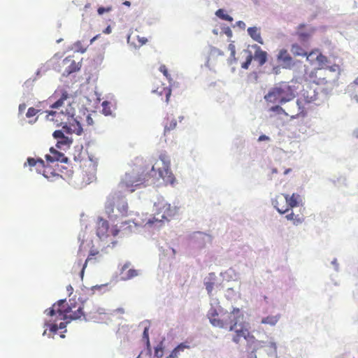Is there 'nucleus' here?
Wrapping results in <instances>:
<instances>
[{"label": "nucleus", "mask_w": 358, "mask_h": 358, "mask_svg": "<svg viewBox=\"0 0 358 358\" xmlns=\"http://www.w3.org/2000/svg\"><path fill=\"white\" fill-rule=\"evenodd\" d=\"M243 52H246L248 54V55L245 58V60L241 63V68L247 70V69H248V68H249L250 65L251 64V62L253 59V54L248 49L244 50Z\"/></svg>", "instance_id": "32"}, {"label": "nucleus", "mask_w": 358, "mask_h": 358, "mask_svg": "<svg viewBox=\"0 0 358 358\" xmlns=\"http://www.w3.org/2000/svg\"><path fill=\"white\" fill-rule=\"evenodd\" d=\"M228 50L230 51L231 56L233 57L234 61L236 62L237 59H236V58L235 57V55H236V47H235V45L232 43L229 44Z\"/></svg>", "instance_id": "61"}, {"label": "nucleus", "mask_w": 358, "mask_h": 358, "mask_svg": "<svg viewBox=\"0 0 358 358\" xmlns=\"http://www.w3.org/2000/svg\"><path fill=\"white\" fill-rule=\"evenodd\" d=\"M74 46L76 48V52H77L83 54L87 51V48L83 47L81 41H77L74 43Z\"/></svg>", "instance_id": "49"}, {"label": "nucleus", "mask_w": 358, "mask_h": 358, "mask_svg": "<svg viewBox=\"0 0 358 358\" xmlns=\"http://www.w3.org/2000/svg\"><path fill=\"white\" fill-rule=\"evenodd\" d=\"M111 103L109 101L105 100L101 103V113L105 116H112L115 117V115L113 114V110L110 108Z\"/></svg>", "instance_id": "30"}, {"label": "nucleus", "mask_w": 358, "mask_h": 358, "mask_svg": "<svg viewBox=\"0 0 358 358\" xmlns=\"http://www.w3.org/2000/svg\"><path fill=\"white\" fill-rule=\"evenodd\" d=\"M49 150L50 154H52L57 160L59 159V155L64 154L63 152L55 149L54 147H50Z\"/></svg>", "instance_id": "59"}, {"label": "nucleus", "mask_w": 358, "mask_h": 358, "mask_svg": "<svg viewBox=\"0 0 358 358\" xmlns=\"http://www.w3.org/2000/svg\"><path fill=\"white\" fill-rule=\"evenodd\" d=\"M177 126V121L175 119L171 120L169 122V125H166L164 127V133L166 134L167 131H170L171 130L174 129Z\"/></svg>", "instance_id": "52"}, {"label": "nucleus", "mask_w": 358, "mask_h": 358, "mask_svg": "<svg viewBox=\"0 0 358 358\" xmlns=\"http://www.w3.org/2000/svg\"><path fill=\"white\" fill-rule=\"evenodd\" d=\"M222 33L225 34L229 38H231L233 36L232 31L231 28L228 26H224L222 27Z\"/></svg>", "instance_id": "55"}, {"label": "nucleus", "mask_w": 358, "mask_h": 358, "mask_svg": "<svg viewBox=\"0 0 358 358\" xmlns=\"http://www.w3.org/2000/svg\"><path fill=\"white\" fill-rule=\"evenodd\" d=\"M45 113H47L46 115V120L50 121L51 118H56L57 114L59 112L55 110H46Z\"/></svg>", "instance_id": "58"}, {"label": "nucleus", "mask_w": 358, "mask_h": 358, "mask_svg": "<svg viewBox=\"0 0 358 358\" xmlns=\"http://www.w3.org/2000/svg\"><path fill=\"white\" fill-rule=\"evenodd\" d=\"M71 124L72 125L74 134H77L78 136L82 135L83 133V128L80 121L78 120V117L71 119Z\"/></svg>", "instance_id": "28"}, {"label": "nucleus", "mask_w": 358, "mask_h": 358, "mask_svg": "<svg viewBox=\"0 0 358 358\" xmlns=\"http://www.w3.org/2000/svg\"><path fill=\"white\" fill-rule=\"evenodd\" d=\"M189 238L192 246L199 250L205 248L206 244L210 243L213 240L210 235L200 231L193 232Z\"/></svg>", "instance_id": "8"}, {"label": "nucleus", "mask_w": 358, "mask_h": 358, "mask_svg": "<svg viewBox=\"0 0 358 358\" xmlns=\"http://www.w3.org/2000/svg\"><path fill=\"white\" fill-rule=\"evenodd\" d=\"M60 127H62V129L64 131V134H66L69 135H71L72 134L74 133V131L72 128V125L71 124L70 120H66L65 122L62 124Z\"/></svg>", "instance_id": "39"}, {"label": "nucleus", "mask_w": 358, "mask_h": 358, "mask_svg": "<svg viewBox=\"0 0 358 358\" xmlns=\"http://www.w3.org/2000/svg\"><path fill=\"white\" fill-rule=\"evenodd\" d=\"M143 345H144V348L140 352L141 355H144V356H145V357H147L148 358H152V346H151V343H149L148 344L143 343Z\"/></svg>", "instance_id": "38"}, {"label": "nucleus", "mask_w": 358, "mask_h": 358, "mask_svg": "<svg viewBox=\"0 0 358 358\" xmlns=\"http://www.w3.org/2000/svg\"><path fill=\"white\" fill-rule=\"evenodd\" d=\"M216 279L217 276L214 272L209 273L208 276L203 279V285L208 295L212 294Z\"/></svg>", "instance_id": "16"}, {"label": "nucleus", "mask_w": 358, "mask_h": 358, "mask_svg": "<svg viewBox=\"0 0 358 358\" xmlns=\"http://www.w3.org/2000/svg\"><path fill=\"white\" fill-rule=\"evenodd\" d=\"M280 318V315L277 314L276 315H268L263 317L261 320L262 324H269L271 326H275Z\"/></svg>", "instance_id": "27"}, {"label": "nucleus", "mask_w": 358, "mask_h": 358, "mask_svg": "<svg viewBox=\"0 0 358 358\" xmlns=\"http://www.w3.org/2000/svg\"><path fill=\"white\" fill-rule=\"evenodd\" d=\"M138 271L135 268H130L124 276L121 277L122 280H128L138 275Z\"/></svg>", "instance_id": "40"}, {"label": "nucleus", "mask_w": 358, "mask_h": 358, "mask_svg": "<svg viewBox=\"0 0 358 358\" xmlns=\"http://www.w3.org/2000/svg\"><path fill=\"white\" fill-rule=\"evenodd\" d=\"M296 105L299 112L296 115H292L291 117V120L298 118L299 117H305L307 115V111L306 110L303 104L300 99L296 100Z\"/></svg>", "instance_id": "31"}, {"label": "nucleus", "mask_w": 358, "mask_h": 358, "mask_svg": "<svg viewBox=\"0 0 358 358\" xmlns=\"http://www.w3.org/2000/svg\"><path fill=\"white\" fill-rule=\"evenodd\" d=\"M66 135L64 134V131L62 129H57L53 131L52 137L54 139L58 141V139H61L64 137Z\"/></svg>", "instance_id": "51"}, {"label": "nucleus", "mask_w": 358, "mask_h": 358, "mask_svg": "<svg viewBox=\"0 0 358 358\" xmlns=\"http://www.w3.org/2000/svg\"><path fill=\"white\" fill-rule=\"evenodd\" d=\"M329 180L335 185L336 186L337 185H346V178L345 177H343V176H340V177H338L336 178H332V179H329Z\"/></svg>", "instance_id": "46"}, {"label": "nucleus", "mask_w": 358, "mask_h": 358, "mask_svg": "<svg viewBox=\"0 0 358 358\" xmlns=\"http://www.w3.org/2000/svg\"><path fill=\"white\" fill-rule=\"evenodd\" d=\"M211 307L208 310L206 314L207 318L209 320L210 324L214 327H217L220 324H222L220 317H219L218 310L217 309L213 306V303L210 304Z\"/></svg>", "instance_id": "13"}, {"label": "nucleus", "mask_w": 358, "mask_h": 358, "mask_svg": "<svg viewBox=\"0 0 358 358\" xmlns=\"http://www.w3.org/2000/svg\"><path fill=\"white\" fill-rule=\"evenodd\" d=\"M82 317L85 322H88L90 319L93 318L88 317L87 314L84 311L83 306H79L75 311L72 310L71 315H69V321L80 320Z\"/></svg>", "instance_id": "15"}, {"label": "nucleus", "mask_w": 358, "mask_h": 358, "mask_svg": "<svg viewBox=\"0 0 358 358\" xmlns=\"http://www.w3.org/2000/svg\"><path fill=\"white\" fill-rule=\"evenodd\" d=\"M113 10L111 6H101L97 8V13L99 15H103L105 13H109Z\"/></svg>", "instance_id": "47"}, {"label": "nucleus", "mask_w": 358, "mask_h": 358, "mask_svg": "<svg viewBox=\"0 0 358 358\" xmlns=\"http://www.w3.org/2000/svg\"><path fill=\"white\" fill-rule=\"evenodd\" d=\"M180 352L174 348L170 352L169 355L166 356V358H178Z\"/></svg>", "instance_id": "64"}, {"label": "nucleus", "mask_w": 358, "mask_h": 358, "mask_svg": "<svg viewBox=\"0 0 358 358\" xmlns=\"http://www.w3.org/2000/svg\"><path fill=\"white\" fill-rule=\"evenodd\" d=\"M36 159L35 157H28L26 159V161L24 162V164H23V166L24 167H27V166H29V167H34L36 166Z\"/></svg>", "instance_id": "48"}, {"label": "nucleus", "mask_w": 358, "mask_h": 358, "mask_svg": "<svg viewBox=\"0 0 358 358\" xmlns=\"http://www.w3.org/2000/svg\"><path fill=\"white\" fill-rule=\"evenodd\" d=\"M161 160L164 164V171L166 173V179L164 176V172L159 170L157 171L155 166L152 165L151 169L145 173L143 170L141 173H136L134 171L131 173H126L124 178L122 179V182L125 183L128 188H131L129 191L134 192L136 188H138L141 186L146 187L152 183H154V178H156L158 175L159 177L163 178L166 183L173 186L176 182V179L174 175L170 171L169 164H166L165 161L160 156Z\"/></svg>", "instance_id": "1"}, {"label": "nucleus", "mask_w": 358, "mask_h": 358, "mask_svg": "<svg viewBox=\"0 0 358 358\" xmlns=\"http://www.w3.org/2000/svg\"><path fill=\"white\" fill-rule=\"evenodd\" d=\"M279 200H280L281 201H282V194L281 195H278L275 196V198L274 199H271V204L272 206H273V208L278 212V210L281 211V210H285V208H280L278 207L279 206Z\"/></svg>", "instance_id": "42"}, {"label": "nucleus", "mask_w": 358, "mask_h": 358, "mask_svg": "<svg viewBox=\"0 0 358 358\" xmlns=\"http://www.w3.org/2000/svg\"><path fill=\"white\" fill-rule=\"evenodd\" d=\"M139 326L143 327L141 341L143 343L148 344L149 343H150V336H149L150 321L149 320H145L140 322Z\"/></svg>", "instance_id": "19"}, {"label": "nucleus", "mask_w": 358, "mask_h": 358, "mask_svg": "<svg viewBox=\"0 0 358 358\" xmlns=\"http://www.w3.org/2000/svg\"><path fill=\"white\" fill-rule=\"evenodd\" d=\"M45 159L46 164L50 165L58 162L57 159L52 154H46L45 155Z\"/></svg>", "instance_id": "54"}, {"label": "nucleus", "mask_w": 358, "mask_h": 358, "mask_svg": "<svg viewBox=\"0 0 358 358\" xmlns=\"http://www.w3.org/2000/svg\"><path fill=\"white\" fill-rule=\"evenodd\" d=\"M339 75H340V73H338L336 75V76L334 78H332L331 80H327V78H322V77L317 78H317H315L313 80V83L316 85H326L327 83H330L331 85H332L334 86H337Z\"/></svg>", "instance_id": "24"}, {"label": "nucleus", "mask_w": 358, "mask_h": 358, "mask_svg": "<svg viewBox=\"0 0 358 358\" xmlns=\"http://www.w3.org/2000/svg\"><path fill=\"white\" fill-rule=\"evenodd\" d=\"M160 20V16L159 15H153L148 17L146 24L149 26L153 25Z\"/></svg>", "instance_id": "45"}, {"label": "nucleus", "mask_w": 358, "mask_h": 358, "mask_svg": "<svg viewBox=\"0 0 358 358\" xmlns=\"http://www.w3.org/2000/svg\"><path fill=\"white\" fill-rule=\"evenodd\" d=\"M247 324L243 320H241L240 324L238 326L240 327L239 329L235 328V330L233 331L238 336L243 337L246 341V346L245 348L250 346L257 338L252 335L247 327Z\"/></svg>", "instance_id": "11"}, {"label": "nucleus", "mask_w": 358, "mask_h": 358, "mask_svg": "<svg viewBox=\"0 0 358 358\" xmlns=\"http://www.w3.org/2000/svg\"><path fill=\"white\" fill-rule=\"evenodd\" d=\"M66 117L64 110L58 113L56 118H51L50 121L53 122L57 127H60L62 124L65 122L64 117Z\"/></svg>", "instance_id": "33"}, {"label": "nucleus", "mask_w": 358, "mask_h": 358, "mask_svg": "<svg viewBox=\"0 0 358 358\" xmlns=\"http://www.w3.org/2000/svg\"><path fill=\"white\" fill-rule=\"evenodd\" d=\"M220 275L223 278V280L227 281L236 280V276L238 273L233 268H229L224 272H221Z\"/></svg>", "instance_id": "26"}, {"label": "nucleus", "mask_w": 358, "mask_h": 358, "mask_svg": "<svg viewBox=\"0 0 358 358\" xmlns=\"http://www.w3.org/2000/svg\"><path fill=\"white\" fill-rule=\"evenodd\" d=\"M247 358H278L277 343L273 341H255L246 348Z\"/></svg>", "instance_id": "3"}, {"label": "nucleus", "mask_w": 358, "mask_h": 358, "mask_svg": "<svg viewBox=\"0 0 358 358\" xmlns=\"http://www.w3.org/2000/svg\"><path fill=\"white\" fill-rule=\"evenodd\" d=\"M244 319L243 311L236 307H232V310H230L223 317H220L222 324L217 326V328L227 329L229 331L235 330V328L238 327L241 320Z\"/></svg>", "instance_id": "6"}, {"label": "nucleus", "mask_w": 358, "mask_h": 358, "mask_svg": "<svg viewBox=\"0 0 358 358\" xmlns=\"http://www.w3.org/2000/svg\"><path fill=\"white\" fill-rule=\"evenodd\" d=\"M153 351L154 355L152 358H162L165 352L164 341H161L156 345H155L153 348Z\"/></svg>", "instance_id": "25"}, {"label": "nucleus", "mask_w": 358, "mask_h": 358, "mask_svg": "<svg viewBox=\"0 0 358 358\" xmlns=\"http://www.w3.org/2000/svg\"><path fill=\"white\" fill-rule=\"evenodd\" d=\"M296 90L295 86L282 82L271 87L265 94L264 99L267 102L285 104L295 98Z\"/></svg>", "instance_id": "2"}, {"label": "nucleus", "mask_w": 358, "mask_h": 358, "mask_svg": "<svg viewBox=\"0 0 358 358\" xmlns=\"http://www.w3.org/2000/svg\"><path fill=\"white\" fill-rule=\"evenodd\" d=\"M55 308H57L56 306H53V305L47 308L44 313L48 315V316H50V317H53L56 315V311L57 310H55Z\"/></svg>", "instance_id": "56"}, {"label": "nucleus", "mask_w": 358, "mask_h": 358, "mask_svg": "<svg viewBox=\"0 0 358 358\" xmlns=\"http://www.w3.org/2000/svg\"><path fill=\"white\" fill-rule=\"evenodd\" d=\"M268 54L262 49L255 52L253 59L258 62L259 66H262L268 62Z\"/></svg>", "instance_id": "20"}, {"label": "nucleus", "mask_w": 358, "mask_h": 358, "mask_svg": "<svg viewBox=\"0 0 358 358\" xmlns=\"http://www.w3.org/2000/svg\"><path fill=\"white\" fill-rule=\"evenodd\" d=\"M248 35L255 42L263 45L264 40L261 36V27H250L247 29Z\"/></svg>", "instance_id": "14"}, {"label": "nucleus", "mask_w": 358, "mask_h": 358, "mask_svg": "<svg viewBox=\"0 0 358 358\" xmlns=\"http://www.w3.org/2000/svg\"><path fill=\"white\" fill-rule=\"evenodd\" d=\"M75 308V306H69V303H66V305L62 306L59 308V310H62L64 313L68 315V313H71L72 312L73 308Z\"/></svg>", "instance_id": "60"}, {"label": "nucleus", "mask_w": 358, "mask_h": 358, "mask_svg": "<svg viewBox=\"0 0 358 358\" xmlns=\"http://www.w3.org/2000/svg\"><path fill=\"white\" fill-rule=\"evenodd\" d=\"M154 206L157 213L153 218L148 220L147 224L150 226L160 227L164 221H169V219L175 216L178 211V207L171 206L162 196L157 199Z\"/></svg>", "instance_id": "5"}, {"label": "nucleus", "mask_w": 358, "mask_h": 358, "mask_svg": "<svg viewBox=\"0 0 358 358\" xmlns=\"http://www.w3.org/2000/svg\"><path fill=\"white\" fill-rule=\"evenodd\" d=\"M306 24L301 23L298 26L297 36L299 40L303 44L308 43L314 33L317 31V28L310 26L306 29Z\"/></svg>", "instance_id": "10"}, {"label": "nucleus", "mask_w": 358, "mask_h": 358, "mask_svg": "<svg viewBox=\"0 0 358 358\" xmlns=\"http://www.w3.org/2000/svg\"><path fill=\"white\" fill-rule=\"evenodd\" d=\"M277 62L280 64L282 69H292L298 63H301L299 60L294 59L288 51L285 49H280L276 55Z\"/></svg>", "instance_id": "7"}, {"label": "nucleus", "mask_w": 358, "mask_h": 358, "mask_svg": "<svg viewBox=\"0 0 358 358\" xmlns=\"http://www.w3.org/2000/svg\"><path fill=\"white\" fill-rule=\"evenodd\" d=\"M102 255L99 254V252L96 250L91 249L89 252L88 256L85 259L81 270L79 272V276L83 279L85 274V270L87 266L88 263L90 264H96V262H99Z\"/></svg>", "instance_id": "12"}, {"label": "nucleus", "mask_w": 358, "mask_h": 358, "mask_svg": "<svg viewBox=\"0 0 358 358\" xmlns=\"http://www.w3.org/2000/svg\"><path fill=\"white\" fill-rule=\"evenodd\" d=\"M66 303H68L66 301V299H62L58 300L55 303H53V306H56L57 308H59L62 306L66 305Z\"/></svg>", "instance_id": "63"}, {"label": "nucleus", "mask_w": 358, "mask_h": 358, "mask_svg": "<svg viewBox=\"0 0 358 358\" xmlns=\"http://www.w3.org/2000/svg\"><path fill=\"white\" fill-rule=\"evenodd\" d=\"M39 111H40L39 110H37L34 107H30L28 108V110L27 111L26 117L28 118H31V117L35 116Z\"/></svg>", "instance_id": "53"}, {"label": "nucleus", "mask_w": 358, "mask_h": 358, "mask_svg": "<svg viewBox=\"0 0 358 358\" xmlns=\"http://www.w3.org/2000/svg\"><path fill=\"white\" fill-rule=\"evenodd\" d=\"M69 106H71V104L69 105ZM65 115L66 116V120H70L71 119L76 118L77 117H75L76 115V110L75 108L70 107L69 108H66L64 111Z\"/></svg>", "instance_id": "43"}, {"label": "nucleus", "mask_w": 358, "mask_h": 358, "mask_svg": "<svg viewBox=\"0 0 358 358\" xmlns=\"http://www.w3.org/2000/svg\"><path fill=\"white\" fill-rule=\"evenodd\" d=\"M107 285H108V284L96 285L91 287V288H90V289L85 286H83V287H84V289H86L88 292H90V295H93L94 294V292L96 291L101 292L102 289H106Z\"/></svg>", "instance_id": "34"}, {"label": "nucleus", "mask_w": 358, "mask_h": 358, "mask_svg": "<svg viewBox=\"0 0 358 358\" xmlns=\"http://www.w3.org/2000/svg\"><path fill=\"white\" fill-rule=\"evenodd\" d=\"M72 143H73L72 137L65 136L62 138L58 139L55 146L57 149H59L60 150L66 151L67 149H69L71 147Z\"/></svg>", "instance_id": "21"}, {"label": "nucleus", "mask_w": 358, "mask_h": 358, "mask_svg": "<svg viewBox=\"0 0 358 358\" xmlns=\"http://www.w3.org/2000/svg\"><path fill=\"white\" fill-rule=\"evenodd\" d=\"M98 225L100 228H102V233L107 231L109 228V224L108 222L103 219L102 217H98Z\"/></svg>", "instance_id": "41"}, {"label": "nucleus", "mask_w": 358, "mask_h": 358, "mask_svg": "<svg viewBox=\"0 0 358 358\" xmlns=\"http://www.w3.org/2000/svg\"><path fill=\"white\" fill-rule=\"evenodd\" d=\"M215 15L223 20L227 21L229 22H231L234 20L232 16L229 15L227 11L224 8H219L215 11Z\"/></svg>", "instance_id": "29"}, {"label": "nucleus", "mask_w": 358, "mask_h": 358, "mask_svg": "<svg viewBox=\"0 0 358 358\" xmlns=\"http://www.w3.org/2000/svg\"><path fill=\"white\" fill-rule=\"evenodd\" d=\"M44 327L48 328L50 332L53 334H57L58 331H59V329L57 327V324L56 322H54L53 323H51L48 320H45Z\"/></svg>", "instance_id": "35"}, {"label": "nucleus", "mask_w": 358, "mask_h": 358, "mask_svg": "<svg viewBox=\"0 0 358 358\" xmlns=\"http://www.w3.org/2000/svg\"><path fill=\"white\" fill-rule=\"evenodd\" d=\"M115 207L122 216H127L128 204L124 194L121 191L110 193L106 201L105 212L111 221H115L117 218V215L113 214Z\"/></svg>", "instance_id": "4"}, {"label": "nucleus", "mask_w": 358, "mask_h": 358, "mask_svg": "<svg viewBox=\"0 0 358 358\" xmlns=\"http://www.w3.org/2000/svg\"><path fill=\"white\" fill-rule=\"evenodd\" d=\"M175 348L180 353L181 352H183L185 349H189L190 346L187 342H182L178 343Z\"/></svg>", "instance_id": "50"}, {"label": "nucleus", "mask_w": 358, "mask_h": 358, "mask_svg": "<svg viewBox=\"0 0 358 358\" xmlns=\"http://www.w3.org/2000/svg\"><path fill=\"white\" fill-rule=\"evenodd\" d=\"M282 196L285 199L286 205L283 206L284 210H278L279 214L284 215L289 212L290 210L296 208L302 204L301 196L298 193H293L292 195L288 194H282Z\"/></svg>", "instance_id": "9"}, {"label": "nucleus", "mask_w": 358, "mask_h": 358, "mask_svg": "<svg viewBox=\"0 0 358 358\" xmlns=\"http://www.w3.org/2000/svg\"><path fill=\"white\" fill-rule=\"evenodd\" d=\"M57 314H58V317L60 320H62L63 321H65L67 319H69V315H66V313H64V312L62 310H59V308H57Z\"/></svg>", "instance_id": "57"}, {"label": "nucleus", "mask_w": 358, "mask_h": 358, "mask_svg": "<svg viewBox=\"0 0 358 358\" xmlns=\"http://www.w3.org/2000/svg\"><path fill=\"white\" fill-rule=\"evenodd\" d=\"M159 71L166 78L169 83L172 80L171 74L169 72L167 67L164 64H162L159 68Z\"/></svg>", "instance_id": "44"}, {"label": "nucleus", "mask_w": 358, "mask_h": 358, "mask_svg": "<svg viewBox=\"0 0 358 358\" xmlns=\"http://www.w3.org/2000/svg\"><path fill=\"white\" fill-rule=\"evenodd\" d=\"M43 168V171L39 168H36V172L39 174H42L44 178L49 179L50 176L59 177L60 175L56 173V170L50 164H48Z\"/></svg>", "instance_id": "17"}, {"label": "nucleus", "mask_w": 358, "mask_h": 358, "mask_svg": "<svg viewBox=\"0 0 358 358\" xmlns=\"http://www.w3.org/2000/svg\"><path fill=\"white\" fill-rule=\"evenodd\" d=\"M81 69V62L76 63L72 60L70 65L67 66L62 73L63 77H69L70 75L78 72Z\"/></svg>", "instance_id": "22"}, {"label": "nucleus", "mask_w": 358, "mask_h": 358, "mask_svg": "<svg viewBox=\"0 0 358 358\" xmlns=\"http://www.w3.org/2000/svg\"><path fill=\"white\" fill-rule=\"evenodd\" d=\"M69 98V92L66 90H62L61 91V94H60L59 98L56 101L52 103L50 106V108H52V109H58V108H59L60 107H62L64 105V101L66 100H67Z\"/></svg>", "instance_id": "23"}, {"label": "nucleus", "mask_w": 358, "mask_h": 358, "mask_svg": "<svg viewBox=\"0 0 358 358\" xmlns=\"http://www.w3.org/2000/svg\"><path fill=\"white\" fill-rule=\"evenodd\" d=\"M291 52L295 56H303L306 57V60L310 59V57H311L313 52H310L309 54L298 43H293L291 45L290 49Z\"/></svg>", "instance_id": "18"}, {"label": "nucleus", "mask_w": 358, "mask_h": 358, "mask_svg": "<svg viewBox=\"0 0 358 358\" xmlns=\"http://www.w3.org/2000/svg\"><path fill=\"white\" fill-rule=\"evenodd\" d=\"M281 105L282 104L278 103L276 105L272 106L270 107L269 110L278 115H284L287 116V113L281 107Z\"/></svg>", "instance_id": "37"}, {"label": "nucleus", "mask_w": 358, "mask_h": 358, "mask_svg": "<svg viewBox=\"0 0 358 358\" xmlns=\"http://www.w3.org/2000/svg\"><path fill=\"white\" fill-rule=\"evenodd\" d=\"M303 221H304L303 217H300L299 215H296L294 216V220L292 222L294 225L297 226V225L301 224Z\"/></svg>", "instance_id": "62"}, {"label": "nucleus", "mask_w": 358, "mask_h": 358, "mask_svg": "<svg viewBox=\"0 0 358 358\" xmlns=\"http://www.w3.org/2000/svg\"><path fill=\"white\" fill-rule=\"evenodd\" d=\"M316 61L319 65L317 70H322L324 68V66L329 62L327 57L321 53L317 55Z\"/></svg>", "instance_id": "36"}]
</instances>
